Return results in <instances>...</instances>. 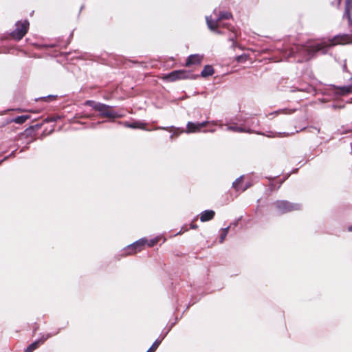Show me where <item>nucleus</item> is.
<instances>
[{
    "instance_id": "13",
    "label": "nucleus",
    "mask_w": 352,
    "mask_h": 352,
    "mask_svg": "<svg viewBox=\"0 0 352 352\" xmlns=\"http://www.w3.org/2000/svg\"><path fill=\"white\" fill-rule=\"evenodd\" d=\"M214 73V69L212 66L210 65H206L203 71L201 72V76L203 77H207L209 76H212Z\"/></svg>"
},
{
    "instance_id": "11",
    "label": "nucleus",
    "mask_w": 352,
    "mask_h": 352,
    "mask_svg": "<svg viewBox=\"0 0 352 352\" xmlns=\"http://www.w3.org/2000/svg\"><path fill=\"white\" fill-rule=\"evenodd\" d=\"M338 93H339L341 95H347L352 93V78H351V82L350 85L347 86L340 87H338Z\"/></svg>"
},
{
    "instance_id": "27",
    "label": "nucleus",
    "mask_w": 352,
    "mask_h": 352,
    "mask_svg": "<svg viewBox=\"0 0 352 352\" xmlns=\"http://www.w3.org/2000/svg\"><path fill=\"white\" fill-rule=\"evenodd\" d=\"M162 129H166V130L168 129L167 128H164V127H162Z\"/></svg>"
},
{
    "instance_id": "25",
    "label": "nucleus",
    "mask_w": 352,
    "mask_h": 352,
    "mask_svg": "<svg viewBox=\"0 0 352 352\" xmlns=\"http://www.w3.org/2000/svg\"><path fill=\"white\" fill-rule=\"evenodd\" d=\"M47 98H54V96H49Z\"/></svg>"
},
{
    "instance_id": "4",
    "label": "nucleus",
    "mask_w": 352,
    "mask_h": 352,
    "mask_svg": "<svg viewBox=\"0 0 352 352\" xmlns=\"http://www.w3.org/2000/svg\"><path fill=\"white\" fill-rule=\"evenodd\" d=\"M275 205L278 210V212L280 214L300 209L298 204H292L285 201H278Z\"/></svg>"
},
{
    "instance_id": "9",
    "label": "nucleus",
    "mask_w": 352,
    "mask_h": 352,
    "mask_svg": "<svg viewBox=\"0 0 352 352\" xmlns=\"http://www.w3.org/2000/svg\"><path fill=\"white\" fill-rule=\"evenodd\" d=\"M352 10V0H346V8L344 16L348 18L349 22L351 24L352 23L351 16L350 10Z\"/></svg>"
},
{
    "instance_id": "10",
    "label": "nucleus",
    "mask_w": 352,
    "mask_h": 352,
    "mask_svg": "<svg viewBox=\"0 0 352 352\" xmlns=\"http://www.w3.org/2000/svg\"><path fill=\"white\" fill-rule=\"evenodd\" d=\"M202 57L198 54L191 55L188 57L186 62V66H189L192 64L200 63Z\"/></svg>"
},
{
    "instance_id": "23",
    "label": "nucleus",
    "mask_w": 352,
    "mask_h": 352,
    "mask_svg": "<svg viewBox=\"0 0 352 352\" xmlns=\"http://www.w3.org/2000/svg\"><path fill=\"white\" fill-rule=\"evenodd\" d=\"M174 135L177 136L178 134L177 133H173L172 135H170V138H173Z\"/></svg>"
},
{
    "instance_id": "22",
    "label": "nucleus",
    "mask_w": 352,
    "mask_h": 352,
    "mask_svg": "<svg viewBox=\"0 0 352 352\" xmlns=\"http://www.w3.org/2000/svg\"><path fill=\"white\" fill-rule=\"evenodd\" d=\"M245 58L243 56H239L237 58H236V60L238 62H241L243 60H244Z\"/></svg>"
},
{
    "instance_id": "17",
    "label": "nucleus",
    "mask_w": 352,
    "mask_h": 352,
    "mask_svg": "<svg viewBox=\"0 0 352 352\" xmlns=\"http://www.w3.org/2000/svg\"><path fill=\"white\" fill-rule=\"evenodd\" d=\"M228 230H229V227L224 228L223 230V233L221 234V235L220 236V243H222L224 241V240L228 234Z\"/></svg>"
},
{
    "instance_id": "26",
    "label": "nucleus",
    "mask_w": 352,
    "mask_h": 352,
    "mask_svg": "<svg viewBox=\"0 0 352 352\" xmlns=\"http://www.w3.org/2000/svg\"><path fill=\"white\" fill-rule=\"evenodd\" d=\"M192 228H197V226H196L195 225H193V226H192Z\"/></svg>"
},
{
    "instance_id": "16",
    "label": "nucleus",
    "mask_w": 352,
    "mask_h": 352,
    "mask_svg": "<svg viewBox=\"0 0 352 352\" xmlns=\"http://www.w3.org/2000/svg\"><path fill=\"white\" fill-rule=\"evenodd\" d=\"M147 241L146 239H141L138 241H137L136 243H135L133 245H132V248H140L142 247V245H144L145 244V243Z\"/></svg>"
},
{
    "instance_id": "5",
    "label": "nucleus",
    "mask_w": 352,
    "mask_h": 352,
    "mask_svg": "<svg viewBox=\"0 0 352 352\" xmlns=\"http://www.w3.org/2000/svg\"><path fill=\"white\" fill-rule=\"evenodd\" d=\"M232 16V14L228 12H223L220 14L219 18L214 21L211 16H206V23L208 28L212 31H215L219 27V22L223 19H228Z\"/></svg>"
},
{
    "instance_id": "1",
    "label": "nucleus",
    "mask_w": 352,
    "mask_h": 352,
    "mask_svg": "<svg viewBox=\"0 0 352 352\" xmlns=\"http://www.w3.org/2000/svg\"><path fill=\"white\" fill-rule=\"evenodd\" d=\"M351 42V39L348 35L337 36L331 39L329 41V43H323L318 44L315 46H308L304 45H295L289 50L288 56H294L295 54H298L305 60H309L319 51H322L323 54H325L327 51V48L329 47L338 44H347L350 43Z\"/></svg>"
},
{
    "instance_id": "15",
    "label": "nucleus",
    "mask_w": 352,
    "mask_h": 352,
    "mask_svg": "<svg viewBox=\"0 0 352 352\" xmlns=\"http://www.w3.org/2000/svg\"><path fill=\"white\" fill-rule=\"evenodd\" d=\"M127 126L133 128V129L139 128V129H145L144 127V124L140 123V122H134V123L128 124Z\"/></svg>"
},
{
    "instance_id": "12",
    "label": "nucleus",
    "mask_w": 352,
    "mask_h": 352,
    "mask_svg": "<svg viewBox=\"0 0 352 352\" xmlns=\"http://www.w3.org/2000/svg\"><path fill=\"white\" fill-rule=\"evenodd\" d=\"M214 214L213 210H206L201 214L200 219L201 221H209L214 217Z\"/></svg>"
},
{
    "instance_id": "21",
    "label": "nucleus",
    "mask_w": 352,
    "mask_h": 352,
    "mask_svg": "<svg viewBox=\"0 0 352 352\" xmlns=\"http://www.w3.org/2000/svg\"><path fill=\"white\" fill-rule=\"evenodd\" d=\"M159 240H160V237H156V238L151 240L148 243V246L152 247V246L155 245L156 243H158Z\"/></svg>"
},
{
    "instance_id": "8",
    "label": "nucleus",
    "mask_w": 352,
    "mask_h": 352,
    "mask_svg": "<svg viewBox=\"0 0 352 352\" xmlns=\"http://www.w3.org/2000/svg\"><path fill=\"white\" fill-rule=\"evenodd\" d=\"M49 336L45 338H41L38 340L35 341L32 344H31L25 350V352H32L36 349H37L41 344H43V342L47 339Z\"/></svg>"
},
{
    "instance_id": "7",
    "label": "nucleus",
    "mask_w": 352,
    "mask_h": 352,
    "mask_svg": "<svg viewBox=\"0 0 352 352\" xmlns=\"http://www.w3.org/2000/svg\"><path fill=\"white\" fill-rule=\"evenodd\" d=\"M208 122H203L201 123H194L189 122L187 124V129L186 131H182L181 132H186L187 133H197L201 131L202 127H205L208 125Z\"/></svg>"
},
{
    "instance_id": "19",
    "label": "nucleus",
    "mask_w": 352,
    "mask_h": 352,
    "mask_svg": "<svg viewBox=\"0 0 352 352\" xmlns=\"http://www.w3.org/2000/svg\"><path fill=\"white\" fill-rule=\"evenodd\" d=\"M243 180V177H240L239 178H238L232 184L233 187L236 190H239V184L241 182V181Z\"/></svg>"
},
{
    "instance_id": "18",
    "label": "nucleus",
    "mask_w": 352,
    "mask_h": 352,
    "mask_svg": "<svg viewBox=\"0 0 352 352\" xmlns=\"http://www.w3.org/2000/svg\"><path fill=\"white\" fill-rule=\"evenodd\" d=\"M160 344V341L156 340L151 346V348L147 351V352H155Z\"/></svg>"
},
{
    "instance_id": "14",
    "label": "nucleus",
    "mask_w": 352,
    "mask_h": 352,
    "mask_svg": "<svg viewBox=\"0 0 352 352\" xmlns=\"http://www.w3.org/2000/svg\"><path fill=\"white\" fill-rule=\"evenodd\" d=\"M29 116H21L14 118V122L17 124H23L24 123L28 118Z\"/></svg>"
},
{
    "instance_id": "6",
    "label": "nucleus",
    "mask_w": 352,
    "mask_h": 352,
    "mask_svg": "<svg viewBox=\"0 0 352 352\" xmlns=\"http://www.w3.org/2000/svg\"><path fill=\"white\" fill-rule=\"evenodd\" d=\"M189 74L184 70H175L168 74L164 75L162 79L168 82L184 79L188 77Z\"/></svg>"
},
{
    "instance_id": "3",
    "label": "nucleus",
    "mask_w": 352,
    "mask_h": 352,
    "mask_svg": "<svg viewBox=\"0 0 352 352\" xmlns=\"http://www.w3.org/2000/svg\"><path fill=\"white\" fill-rule=\"evenodd\" d=\"M29 23L27 21L19 22L16 25V29L12 33V36L16 40H21L27 33Z\"/></svg>"
},
{
    "instance_id": "24",
    "label": "nucleus",
    "mask_w": 352,
    "mask_h": 352,
    "mask_svg": "<svg viewBox=\"0 0 352 352\" xmlns=\"http://www.w3.org/2000/svg\"><path fill=\"white\" fill-rule=\"evenodd\" d=\"M349 231L352 232V226L349 228Z\"/></svg>"
},
{
    "instance_id": "2",
    "label": "nucleus",
    "mask_w": 352,
    "mask_h": 352,
    "mask_svg": "<svg viewBox=\"0 0 352 352\" xmlns=\"http://www.w3.org/2000/svg\"><path fill=\"white\" fill-rule=\"evenodd\" d=\"M85 104L92 107L95 110L100 113V116L108 118H113L117 117V114L112 111L110 106L96 103L94 101L88 100L85 102Z\"/></svg>"
},
{
    "instance_id": "20",
    "label": "nucleus",
    "mask_w": 352,
    "mask_h": 352,
    "mask_svg": "<svg viewBox=\"0 0 352 352\" xmlns=\"http://www.w3.org/2000/svg\"><path fill=\"white\" fill-rule=\"evenodd\" d=\"M228 130L233 131L236 132H243L244 131L239 127L235 126H230L228 127Z\"/></svg>"
}]
</instances>
